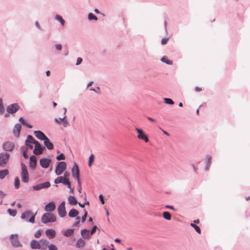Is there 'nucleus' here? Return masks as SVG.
I'll use <instances>...</instances> for the list:
<instances>
[{
    "instance_id": "obj_33",
    "label": "nucleus",
    "mask_w": 250,
    "mask_h": 250,
    "mask_svg": "<svg viewBox=\"0 0 250 250\" xmlns=\"http://www.w3.org/2000/svg\"><path fill=\"white\" fill-rule=\"evenodd\" d=\"M163 216L164 219L167 220H170L171 219V215L168 211H164L163 213Z\"/></svg>"
},
{
    "instance_id": "obj_19",
    "label": "nucleus",
    "mask_w": 250,
    "mask_h": 250,
    "mask_svg": "<svg viewBox=\"0 0 250 250\" xmlns=\"http://www.w3.org/2000/svg\"><path fill=\"white\" fill-rule=\"evenodd\" d=\"M37 162L36 157L32 155L30 157L29 167L32 169H34L37 166Z\"/></svg>"
},
{
    "instance_id": "obj_3",
    "label": "nucleus",
    "mask_w": 250,
    "mask_h": 250,
    "mask_svg": "<svg viewBox=\"0 0 250 250\" xmlns=\"http://www.w3.org/2000/svg\"><path fill=\"white\" fill-rule=\"evenodd\" d=\"M21 181L25 183H27L29 181V173L26 165L22 162L21 163Z\"/></svg>"
},
{
    "instance_id": "obj_45",
    "label": "nucleus",
    "mask_w": 250,
    "mask_h": 250,
    "mask_svg": "<svg viewBox=\"0 0 250 250\" xmlns=\"http://www.w3.org/2000/svg\"><path fill=\"white\" fill-rule=\"evenodd\" d=\"M89 90L90 91H94L95 92H96L97 93H100V88L99 86H97L96 88H90L89 89Z\"/></svg>"
},
{
    "instance_id": "obj_1",
    "label": "nucleus",
    "mask_w": 250,
    "mask_h": 250,
    "mask_svg": "<svg viewBox=\"0 0 250 250\" xmlns=\"http://www.w3.org/2000/svg\"><path fill=\"white\" fill-rule=\"evenodd\" d=\"M37 214L36 212L33 214L31 210H26L24 212H22L21 215V218L24 220L26 222H29L31 223H35V216Z\"/></svg>"
},
{
    "instance_id": "obj_31",
    "label": "nucleus",
    "mask_w": 250,
    "mask_h": 250,
    "mask_svg": "<svg viewBox=\"0 0 250 250\" xmlns=\"http://www.w3.org/2000/svg\"><path fill=\"white\" fill-rule=\"evenodd\" d=\"M68 201L69 203L71 205H75L78 203L76 198L73 196H69L68 198Z\"/></svg>"
},
{
    "instance_id": "obj_40",
    "label": "nucleus",
    "mask_w": 250,
    "mask_h": 250,
    "mask_svg": "<svg viewBox=\"0 0 250 250\" xmlns=\"http://www.w3.org/2000/svg\"><path fill=\"white\" fill-rule=\"evenodd\" d=\"M66 118V116H64L63 118H55V121L58 124H61L62 122H63L65 120Z\"/></svg>"
},
{
    "instance_id": "obj_8",
    "label": "nucleus",
    "mask_w": 250,
    "mask_h": 250,
    "mask_svg": "<svg viewBox=\"0 0 250 250\" xmlns=\"http://www.w3.org/2000/svg\"><path fill=\"white\" fill-rule=\"evenodd\" d=\"M135 130L138 134L137 137L139 139L144 140L146 143L148 142V136L144 132L142 129L136 128Z\"/></svg>"
},
{
    "instance_id": "obj_62",
    "label": "nucleus",
    "mask_w": 250,
    "mask_h": 250,
    "mask_svg": "<svg viewBox=\"0 0 250 250\" xmlns=\"http://www.w3.org/2000/svg\"><path fill=\"white\" fill-rule=\"evenodd\" d=\"M32 144H30V143H27V144H25V145L26 146H27L28 147H29L30 149H33V146L31 145Z\"/></svg>"
},
{
    "instance_id": "obj_41",
    "label": "nucleus",
    "mask_w": 250,
    "mask_h": 250,
    "mask_svg": "<svg viewBox=\"0 0 250 250\" xmlns=\"http://www.w3.org/2000/svg\"><path fill=\"white\" fill-rule=\"evenodd\" d=\"M48 250H58L57 246L53 244H50L48 246Z\"/></svg>"
},
{
    "instance_id": "obj_28",
    "label": "nucleus",
    "mask_w": 250,
    "mask_h": 250,
    "mask_svg": "<svg viewBox=\"0 0 250 250\" xmlns=\"http://www.w3.org/2000/svg\"><path fill=\"white\" fill-rule=\"evenodd\" d=\"M74 232V229H67L66 230H65L63 232V235L65 237H70L73 235Z\"/></svg>"
},
{
    "instance_id": "obj_49",
    "label": "nucleus",
    "mask_w": 250,
    "mask_h": 250,
    "mask_svg": "<svg viewBox=\"0 0 250 250\" xmlns=\"http://www.w3.org/2000/svg\"><path fill=\"white\" fill-rule=\"evenodd\" d=\"M35 26L37 27V28H38L40 31H42V29L41 28V26L40 25V23H39V22L38 21H36L35 22Z\"/></svg>"
},
{
    "instance_id": "obj_21",
    "label": "nucleus",
    "mask_w": 250,
    "mask_h": 250,
    "mask_svg": "<svg viewBox=\"0 0 250 250\" xmlns=\"http://www.w3.org/2000/svg\"><path fill=\"white\" fill-rule=\"evenodd\" d=\"M45 234L49 238V239H53L54 238L56 234L55 230L52 229H48L46 230L45 231Z\"/></svg>"
},
{
    "instance_id": "obj_24",
    "label": "nucleus",
    "mask_w": 250,
    "mask_h": 250,
    "mask_svg": "<svg viewBox=\"0 0 250 250\" xmlns=\"http://www.w3.org/2000/svg\"><path fill=\"white\" fill-rule=\"evenodd\" d=\"M81 234L82 236L84 239H88L91 235L90 234V231L87 229H83L81 231Z\"/></svg>"
},
{
    "instance_id": "obj_63",
    "label": "nucleus",
    "mask_w": 250,
    "mask_h": 250,
    "mask_svg": "<svg viewBox=\"0 0 250 250\" xmlns=\"http://www.w3.org/2000/svg\"><path fill=\"white\" fill-rule=\"evenodd\" d=\"M65 185L67 186V188H68L70 189V188H71V183H70L69 180L67 182V183L65 184Z\"/></svg>"
},
{
    "instance_id": "obj_52",
    "label": "nucleus",
    "mask_w": 250,
    "mask_h": 250,
    "mask_svg": "<svg viewBox=\"0 0 250 250\" xmlns=\"http://www.w3.org/2000/svg\"><path fill=\"white\" fill-rule=\"evenodd\" d=\"M4 106H3V104H2L1 105H0V114H2L4 113Z\"/></svg>"
},
{
    "instance_id": "obj_27",
    "label": "nucleus",
    "mask_w": 250,
    "mask_h": 250,
    "mask_svg": "<svg viewBox=\"0 0 250 250\" xmlns=\"http://www.w3.org/2000/svg\"><path fill=\"white\" fill-rule=\"evenodd\" d=\"M38 141H36L33 137L31 135H28L27 137V139L25 140V144L30 143L32 144H35Z\"/></svg>"
},
{
    "instance_id": "obj_23",
    "label": "nucleus",
    "mask_w": 250,
    "mask_h": 250,
    "mask_svg": "<svg viewBox=\"0 0 250 250\" xmlns=\"http://www.w3.org/2000/svg\"><path fill=\"white\" fill-rule=\"evenodd\" d=\"M43 141L45 147H46L49 150H52L54 148L53 144L50 142V140L48 137Z\"/></svg>"
},
{
    "instance_id": "obj_54",
    "label": "nucleus",
    "mask_w": 250,
    "mask_h": 250,
    "mask_svg": "<svg viewBox=\"0 0 250 250\" xmlns=\"http://www.w3.org/2000/svg\"><path fill=\"white\" fill-rule=\"evenodd\" d=\"M87 216V213H84L82 217V223H84L85 221Z\"/></svg>"
},
{
    "instance_id": "obj_4",
    "label": "nucleus",
    "mask_w": 250,
    "mask_h": 250,
    "mask_svg": "<svg viewBox=\"0 0 250 250\" xmlns=\"http://www.w3.org/2000/svg\"><path fill=\"white\" fill-rule=\"evenodd\" d=\"M66 167L67 165L65 162H58L55 169V174L57 175H60L66 170Z\"/></svg>"
},
{
    "instance_id": "obj_32",
    "label": "nucleus",
    "mask_w": 250,
    "mask_h": 250,
    "mask_svg": "<svg viewBox=\"0 0 250 250\" xmlns=\"http://www.w3.org/2000/svg\"><path fill=\"white\" fill-rule=\"evenodd\" d=\"M55 19L59 21L62 26H63L65 24V21L63 19L62 17L59 15H56L55 17Z\"/></svg>"
},
{
    "instance_id": "obj_7",
    "label": "nucleus",
    "mask_w": 250,
    "mask_h": 250,
    "mask_svg": "<svg viewBox=\"0 0 250 250\" xmlns=\"http://www.w3.org/2000/svg\"><path fill=\"white\" fill-rule=\"evenodd\" d=\"M20 106L17 103L9 104L6 108V111L9 114H14L20 109Z\"/></svg>"
},
{
    "instance_id": "obj_14",
    "label": "nucleus",
    "mask_w": 250,
    "mask_h": 250,
    "mask_svg": "<svg viewBox=\"0 0 250 250\" xmlns=\"http://www.w3.org/2000/svg\"><path fill=\"white\" fill-rule=\"evenodd\" d=\"M72 177L75 178H78L80 177V171L78 166L76 163H74V166L72 167L71 169Z\"/></svg>"
},
{
    "instance_id": "obj_11",
    "label": "nucleus",
    "mask_w": 250,
    "mask_h": 250,
    "mask_svg": "<svg viewBox=\"0 0 250 250\" xmlns=\"http://www.w3.org/2000/svg\"><path fill=\"white\" fill-rule=\"evenodd\" d=\"M51 186L50 183L48 181L39 184L37 185L34 186L32 187V188L34 190H40L41 189H43V188H49Z\"/></svg>"
},
{
    "instance_id": "obj_38",
    "label": "nucleus",
    "mask_w": 250,
    "mask_h": 250,
    "mask_svg": "<svg viewBox=\"0 0 250 250\" xmlns=\"http://www.w3.org/2000/svg\"><path fill=\"white\" fill-rule=\"evenodd\" d=\"M164 101L165 104H169V105H172L174 104V102L173 100L170 98H165L164 99Z\"/></svg>"
},
{
    "instance_id": "obj_30",
    "label": "nucleus",
    "mask_w": 250,
    "mask_h": 250,
    "mask_svg": "<svg viewBox=\"0 0 250 250\" xmlns=\"http://www.w3.org/2000/svg\"><path fill=\"white\" fill-rule=\"evenodd\" d=\"M85 241L82 239V238H79L78 239L76 244V247L77 248H82L85 245Z\"/></svg>"
},
{
    "instance_id": "obj_48",
    "label": "nucleus",
    "mask_w": 250,
    "mask_h": 250,
    "mask_svg": "<svg viewBox=\"0 0 250 250\" xmlns=\"http://www.w3.org/2000/svg\"><path fill=\"white\" fill-rule=\"evenodd\" d=\"M82 62H83V59L82 58H80V57L78 58L77 59L76 65H80Z\"/></svg>"
},
{
    "instance_id": "obj_57",
    "label": "nucleus",
    "mask_w": 250,
    "mask_h": 250,
    "mask_svg": "<svg viewBox=\"0 0 250 250\" xmlns=\"http://www.w3.org/2000/svg\"><path fill=\"white\" fill-rule=\"evenodd\" d=\"M168 39V38H163L161 40V43L162 44H165L167 42Z\"/></svg>"
},
{
    "instance_id": "obj_16",
    "label": "nucleus",
    "mask_w": 250,
    "mask_h": 250,
    "mask_svg": "<svg viewBox=\"0 0 250 250\" xmlns=\"http://www.w3.org/2000/svg\"><path fill=\"white\" fill-rule=\"evenodd\" d=\"M56 206L54 202H50L45 206L44 209L46 211L52 212L55 209Z\"/></svg>"
},
{
    "instance_id": "obj_12",
    "label": "nucleus",
    "mask_w": 250,
    "mask_h": 250,
    "mask_svg": "<svg viewBox=\"0 0 250 250\" xmlns=\"http://www.w3.org/2000/svg\"><path fill=\"white\" fill-rule=\"evenodd\" d=\"M15 147V144L12 142H6L3 144L2 148L4 151H12Z\"/></svg>"
},
{
    "instance_id": "obj_46",
    "label": "nucleus",
    "mask_w": 250,
    "mask_h": 250,
    "mask_svg": "<svg viewBox=\"0 0 250 250\" xmlns=\"http://www.w3.org/2000/svg\"><path fill=\"white\" fill-rule=\"evenodd\" d=\"M97 229H98V227L96 226H93L91 231H90V234L91 235H93Z\"/></svg>"
},
{
    "instance_id": "obj_26",
    "label": "nucleus",
    "mask_w": 250,
    "mask_h": 250,
    "mask_svg": "<svg viewBox=\"0 0 250 250\" xmlns=\"http://www.w3.org/2000/svg\"><path fill=\"white\" fill-rule=\"evenodd\" d=\"M79 211L75 208L71 209L68 212V216L71 218L77 217Z\"/></svg>"
},
{
    "instance_id": "obj_34",
    "label": "nucleus",
    "mask_w": 250,
    "mask_h": 250,
    "mask_svg": "<svg viewBox=\"0 0 250 250\" xmlns=\"http://www.w3.org/2000/svg\"><path fill=\"white\" fill-rule=\"evenodd\" d=\"M14 187L15 188L17 189L19 188L20 187V181L18 177H16L14 180Z\"/></svg>"
},
{
    "instance_id": "obj_43",
    "label": "nucleus",
    "mask_w": 250,
    "mask_h": 250,
    "mask_svg": "<svg viewBox=\"0 0 250 250\" xmlns=\"http://www.w3.org/2000/svg\"><path fill=\"white\" fill-rule=\"evenodd\" d=\"M56 159L58 160H64L65 159V157L63 153H61L60 155L56 157Z\"/></svg>"
},
{
    "instance_id": "obj_17",
    "label": "nucleus",
    "mask_w": 250,
    "mask_h": 250,
    "mask_svg": "<svg viewBox=\"0 0 250 250\" xmlns=\"http://www.w3.org/2000/svg\"><path fill=\"white\" fill-rule=\"evenodd\" d=\"M30 247L33 250H40V248H41V245L40 244V241H38L37 240H32L30 242Z\"/></svg>"
},
{
    "instance_id": "obj_13",
    "label": "nucleus",
    "mask_w": 250,
    "mask_h": 250,
    "mask_svg": "<svg viewBox=\"0 0 250 250\" xmlns=\"http://www.w3.org/2000/svg\"><path fill=\"white\" fill-rule=\"evenodd\" d=\"M51 162L50 159L42 158L40 160V164L42 168H47L49 167Z\"/></svg>"
},
{
    "instance_id": "obj_47",
    "label": "nucleus",
    "mask_w": 250,
    "mask_h": 250,
    "mask_svg": "<svg viewBox=\"0 0 250 250\" xmlns=\"http://www.w3.org/2000/svg\"><path fill=\"white\" fill-rule=\"evenodd\" d=\"M27 149H25L22 151V155L25 159H27L28 158V155H27Z\"/></svg>"
},
{
    "instance_id": "obj_25",
    "label": "nucleus",
    "mask_w": 250,
    "mask_h": 250,
    "mask_svg": "<svg viewBox=\"0 0 250 250\" xmlns=\"http://www.w3.org/2000/svg\"><path fill=\"white\" fill-rule=\"evenodd\" d=\"M211 159H212V157L210 155H207L206 158V161H205L206 166H205V168L206 171H208L209 169Z\"/></svg>"
},
{
    "instance_id": "obj_10",
    "label": "nucleus",
    "mask_w": 250,
    "mask_h": 250,
    "mask_svg": "<svg viewBox=\"0 0 250 250\" xmlns=\"http://www.w3.org/2000/svg\"><path fill=\"white\" fill-rule=\"evenodd\" d=\"M35 148L33 150V153L36 155H39L42 153L43 151L45 149L44 146H42L41 144L38 141L35 144Z\"/></svg>"
},
{
    "instance_id": "obj_37",
    "label": "nucleus",
    "mask_w": 250,
    "mask_h": 250,
    "mask_svg": "<svg viewBox=\"0 0 250 250\" xmlns=\"http://www.w3.org/2000/svg\"><path fill=\"white\" fill-rule=\"evenodd\" d=\"M161 61L163 62H165L167 64L171 65L173 63L172 61H170L169 60H168L166 57H163L161 59Z\"/></svg>"
},
{
    "instance_id": "obj_55",
    "label": "nucleus",
    "mask_w": 250,
    "mask_h": 250,
    "mask_svg": "<svg viewBox=\"0 0 250 250\" xmlns=\"http://www.w3.org/2000/svg\"><path fill=\"white\" fill-rule=\"evenodd\" d=\"M69 123L67 122V121L65 119V120L63 122V126L64 127H67V126H69Z\"/></svg>"
},
{
    "instance_id": "obj_15",
    "label": "nucleus",
    "mask_w": 250,
    "mask_h": 250,
    "mask_svg": "<svg viewBox=\"0 0 250 250\" xmlns=\"http://www.w3.org/2000/svg\"><path fill=\"white\" fill-rule=\"evenodd\" d=\"M34 134L37 138L41 141H44L47 138L44 133L41 130H35Z\"/></svg>"
},
{
    "instance_id": "obj_20",
    "label": "nucleus",
    "mask_w": 250,
    "mask_h": 250,
    "mask_svg": "<svg viewBox=\"0 0 250 250\" xmlns=\"http://www.w3.org/2000/svg\"><path fill=\"white\" fill-rule=\"evenodd\" d=\"M40 244L41 245V248H40V250H46L48 248L49 245V241L46 239H41L40 240Z\"/></svg>"
},
{
    "instance_id": "obj_58",
    "label": "nucleus",
    "mask_w": 250,
    "mask_h": 250,
    "mask_svg": "<svg viewBox=\"0 0 250 250\" xmlns=\"http://www.w3.org/2000/svg\"><path fill=\"white\" fill-rule=\"evenodd\" d=\"M70 176V173L67 171H65L63 174V176L64 178H67Z\"/></svg>"
},
{
    "instance_id": "obj_2",
    "label": "nucleus",
    "mask_w": 250,
    "mask_h": 250,
    "mask_svg": "<svg viewBox=\"0 0 250 250\" xmlns=\"http://www.w3.org/2000/svg\"><path fill=\"white\" fill-rule=\"evenodd\" d=\"M56 221V217L55 215L50 212H46L44 213L41 217V221L43 224L53 223Z\"/></svg>"
},
{
    "instance_id": "obj_60",
    "label": "nucleus",
    "mask_w": 250,
    "mask_h": 250,
    "mask_svg": "<svg viewBox=\"0 0 250 250\" xmlns=\"http://www.w3.org/2000/svg\"><path fill=\"white\" fill-rule=\"evenodd\" d=\"M165 208H167L171 209L173 210H175V209L174 208V207L173 206L166 205L165 206Z\"/></svg>"
},
{
    "instance_id": "obj_64",
    "label": "nucleus",
    "mask_w": 250,
    "mask_h": 250,
    "mask_svg": "<svg viewBox=\"0 0 250 250\" xmlns=\"http://www.w3.org/2000/svg\"><path fill=\"white\" fill-rule=\"evenodd\" d=\"M195 90L197 92H199V91H201L202 89H201V88H200L199 87L196 86L195 88Z\"/></svg>"
},
{
    "instance_id": "obj_5",
    "label": "nucleus",
    "mask_w": 250,
    "mask_h": 250,
    "mask_svg": "<svg viewBox=\"0 0 250 250\" xmlns=\"http://www.w3.org/2000/svg\"><path fill=\"white\" fill-rule=\"evenodd\" d=\"M9 239L11 242V244L13 247L18 248L22 246V245L19 240L18 235L17 234H11L9 237Z\"/></svg>"
},
{
    "instance_id": "obj_61",
    "label": "nucleus",
    "mask_w": 250,
    "mask_h": 250,
    "mask_svg": "<svg viewBox=\"0 0 250 250\" xmlns=\"http://www.w3.org/2000/svg\"><path fill=\"white\" fill-rule=\"evenodd\" d=\"M5 196V194L1 190H0V198L2 199Z\"/></svg>"
},
{
    "instance_id": "obj_22",
    "label": "nucleus",
    "mask_w": 250,
    "mask_h": 250,
    "mask_svg": "<svg viewBox=\"0 0 250 250\" xmlns=\"http://www.w3.org/2000/svg\"><path fill=\"white\" fill-rule=\"evenodd\" d=\"M21 130V124L17 123L15 124L14 126V128L13 129V133L16 136L19 137L20 131Z\"/></svg>"
},
{
    "instance_id": "obj_36",
    "label": "nucleus",
    "mask_w": 250,
    "mask_h": 250,
    "mask_svg": "<svg viewBox=\"0 0 250 250\" xmlns=\"http://www.w3.org/2000/svg\"><path fill=\"white\" fill-rule=\"evenodd\" d=\"M190 226L193 228L198 233L201 234V230L199 226H197L196 225L192 223H190Z\"/></svg>"
},
{
    "instance_id": "obj_18",
    "label": "nucleus",
    "mask_w": 250,
    "mask_h": 250,
    "mask_svg": "<svg viewBox=\"0 0 250 250\" xmlns=\"http://www.w3.org/2000/svg\"><path fill=\"white\" fill-rule=\"evenodd\" d=\"M69 181V180L67 178H64V177L60 176L59 177H58L56 179L54 180V183L56 184H58L60 183H62L63 185H65V184L67 183V182Z\"/></svg>"
},
{
    "instance_id": "obj_39",
    "label": "nucleus",
    "mask_w": 250,
    "mask_h": 250,
    "mask_svg": "<svg viewBox=\"0 0 250 250\" xmlns=\"http://www.w3.org/2000/svg\"><path fill=\"white\" fill-rule=\"evenodd\" d=\"M7 212L10 214V215L13 217H15L17 214V210L16 209L9 208L7 209Z\"/></svg>"
},
{
    "instance_id": "obj_35",
    "label": "nucleus",
    "mask_w": 250,
    "mask_h": 250,
    "mask_svg": "<svg viewBox=\"0 0 250 250\" xmlns=\"http://www.w3.org/2000/svg\"><path fill=\"white\" fill-rule=\"evenodd\" d=\"M87 18L89 21H92V20L97 21L98 20L97 17L92 13H89L88 14Z\"/></svg>"
},
{
    "instance_id": "obj_44",
    "label": "nucleus",
    "mask_w": 250,
    "mask_h": 250,
    "mask_svg": "<svg viewBox=\"0 0 250 250\" xmlns=\"http://www.w3.org/2000/svg\"><path fill=\"white\" fill-rule=\"evenodd\" d=\"M42 231L41 230H38L34 233V237L36 238H40L41 236Z\"/></svg>"
},
{
    "instance_id": "obj_6",
    "label": "nucleus",
    "mask_w": 250,
    "mask_h": 250,
    "mask_svg": "<svg viewBox=\"0 0 250 250\" xmlns=\"http://www.w3.org/2000/svg\"><path fill=\"white\" fill-rule=\"evenodd\" d=\"M10 154L6 152L0 153V167H4L8 162Z\"/></svg>"
},
{
    "instance_id": "obj_29",
    "label": "nucleus",
    "mask_w": 250,
    "mask_h": 250,
    "mask_svg": "<svg viewBox=\"0 0 250 250\" xmlns=\"http://www.w3.org/2000/svg\"><path fill=\"white\" fill-rule=\"evenodd\" d=\"M8 174L9 171L7 169L0 170V179H3Z\"/></svg>"
},
{
    "instance_id": "obj_59",
    "label": "nucleus",
    "mask_w": 250,
    "mask_h": 250,
    "mask_svg": "<svg viewBox=\"0 0 250 250\" xmlns=\"http://www.w3.org/2000/svg\"><path fill=\"white\" fill-rule=\"evenodd\" d=\"M19 121L21 122V123L23 125L24 123H25V120L22 117H20L19 118Z\"/></svg>"
},
{
    "instance_id": "obj_42",
    "label": "nucleus",
    "mask_w": 250,
    "mask_h": 250,
    "mask_svg": "<svg viewBox=\"0 0 250 250\" xmlns=\"http://www.w3.org/2000/svg\"><path fill=\"white\" fill-rule=\"evenodd\" d=\"M81 218L80 217H77L76 218V222L73 224V227H77L80 223Z\"/></svg>"
},
{
    "instance_id": "obj_53",
    "label": "nucleus",
    "mask_w": 250,
    "mask_h": 250,
    "mask_svg": "<svg viewBox=\"0 0 250 250\" xmlns=\"http://www.w3.org/2000/svg\"><path fill=\"white\" fill-rule=\"evenodd\" d=\"M94 160V155L93 154H91L89 157V161L91 162H93Z\"/></svg>"
},
{
    "instance_id": "obj_51",
    "label": "nucleus",
    "mask_w": 250,
    "mask_h": 250,
    "mask_svg": "<svg viewBox=\"0 0 250 250\" xmlns=\"http://www.w3.org/2000/svg\"><path fill=\"white\" fill-rule=\"evenodd\" d=\"M55 47L57 50H61L62 47L61 44H57L55 45Z\"/></svg>"
},
{
    "instance_id": "obj_56",
    "label": "nucleus",
    "mask_w": 250,
    "mask_h": 250,
    "mask_svg": "<svg viewBox=\"0 0 250 250\" xmlns=\"http://www.w3.org/2000/svg\"><path fill=\"white\" fill-rule=\"evenodd\" d=\"M23 125H24L26 127H27V128H32V125H30V124L27 123L26 122H25V123H24Z\"/></svg>"
},
{
    "instance_id": "obj_9",
    "label": "nucleus",
    "mask_w": 250,
    "mask_h": 250,
    "mask_svg": "<svg viewBox=\"0 0 250 250\" xmlns=\"http://www.w3.org/2000/svg\"><path fill=\"white\" fill-rule=\"evenodd\" d=\"M65 204V202L62 201L58 207V214L61 218L65 217L66 215Z\"/></svg>"
},
{
    "instance_id": "obj_50",
    "label": "nucleus",
    "mask_w": 250,
    "mask_h": 250,
    "mask_svg": "<svg viewBox=\"0 0 250 250\" xmlns=\"http://www.w3.org/2000/svg\"><path fill=\"white\" fill-rule=\"evenodd\" d=\"M99 199L100 200V201L101 202L102 204H104L105 202H104V196H103V195L102 194H100L99 195Z\"/></svg>"
}]
</instances>
